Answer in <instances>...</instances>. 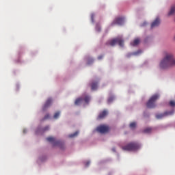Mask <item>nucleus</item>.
<instances>
[{
	"label": "nucleus",
	"mask_w": 175,
	"mask_h": 175,
	"mask_svg": "<svg viewBox=\"0 0 175 175\" xmlns=\"http://www.w3.org/2000/svg\"><path fill=\"white\" fill-rule=\"evenodd\" d=\"M159 66L161 69H167L175 66V58L174 55L172 53H165V56L161 61Z\"/></svg>",
	"instance_id": "f257e3e1"
},
{
	"label": "nucleus",
	"mask_w": 175,
	"mask_h": 175,
	"mask_svg": "<svg viewBox=\"0 0 175 175\" xmlns=\"http://www.w3.org/2000/svg\"><path fill=\"white\" fill-rule=\"evenodd\" d=\"M140 148V145L137 142H131L124 146H122V150L124 151H136Z\"/></svg>",
	"instance_id": "f03ea898"
},
{
	"label": "nucleus",
	"mask_w": 175,
	"mask_h": 175,
	"mask_svg": "<svg viewBox=\"0 0 175 175\" xmlns=\"http://www.w3.org/2000/svg\"><path fill=\"white\" fill-rule=\"evenodd\" d=\"M159 98V94L152 95L146 103V107L148 109H154L156 107L155 102Z\"/></svg>",
	"instance_id": "7ed1b4c3"
},
{
	"label": "nucleus",
	"mask_w": 175,
	"mask_h": 175,
	"mask_svg": "<svg viewBox=\"0 0 175 175\" xmlns=\"http://www.w3.org/2000/svg\"><path fill=\"white\" fill-rule=\"evenodd\" d=\"M119 44L120 47H123L124 46V40L121 37H118L112 40H111V42H109V44L111 46H115V44Z\"/></svg>",
	"instance_id": "20e7f679"
},
{
	"label": "nucleus",
	"mask_w": 175,
	"mask_h": 175,
	"mask_svg": "<svg viewBox=\"0 0 175 175\" xmlns=\"http://www.w3.org/2000/svg\"><path fill=\"white\" fill-rule=\"evenodd\" d=\"M110 130L109 126L107 125H100L97 127V132L101 134L107 133Z\"/></svg>",
	"instance_id": "39448f33"
},
{
	"label": "nucleus",
	"mask_w": 175,
	"mask_h": 175,
	"mask_svg": "<svg viewBox=\"0 0 175 175\" xmlns=\"http://www.w3.org/2000/svg\"><path fill=\"white\" fill-rule=\"evenodd\" d=\"M174 113V111H165L163 113H159L156 115V118L157 120H161L163 119V118L168 116H172L173 115Z\"/></svg>",
	"instance_id": "423d86ee"
},
{
	"label": "nucleus",
	"mask_w": 175,
	"mask_h": 175,
	"mask_svg": "<svg viewBox=\"0 0 175 175\" xmlns=\"http://www.w3.org/2000/svg\"><path fill=\"white\" fill-rule=\"evenodd\" d=\"M46 140L53 144V146H60L62 142L60 141H57L55 139V137H49L46 138Z\"/></svg>",
	"instance_id": "0eeeda50"
},
{
	"label": "nucleus",
	"mask_w": 175,
	"mask_h": 175,
	"mask_svg": "<svg viewBox=\"0 0 175 175\" xmlns=\"http://www.w3.org/2000/svg\"><path fill=\"white\" fill-rule=\"evenodd\" d=\"M174 14H175V5H172L170 7V9L168 11V12L167 13L166 16L171 17V16H174Z\"/></svg>",
	"instance_id": "6e6552de"
},
{
	"label": "nucleus",
	"mask_w": 175,
	"mask_h": 175,
	"mask_svg": "<svg viewBox=\"0 0 175 175\" xmlns=\"http://www.w3.org/2000/svg\"><path fill=\"white\" fill-rule=\"evenodd\" d=\"M53 100L52 98H48L46 103L44 105L43 111H45L46 109H48L52 104Z\"/></svg>",
	"instance_id": "1a4fd4ad"
},
{
	"label": "nucleus",
	"mask_w": 175,
	"mask_h": 175,
	"mask_svg": "<svg viewBox=\"0 0 175 175\" xmlns=\"http://www.w3.org/2000/svg\"><path fill=\"white\" fill-rule=\"evenodd\" d=\"M108 113L106 110L103 111L101 113H100V115H98V119H103L107 116Z\"/></svg>",
	"instance_id": "9d476101"
},
{
	"label": "nucleus",
	"mask_w": 175,
	"mask_h": 175,
	"mask_svg": "<svg viewBox=\"0 0 175 175\" xmlns=\"http://www.w3.org/2000/svg\"><path fill=\"white\" fill-rule=\"evenodd\" d=\"M140 43L139 38L135 39L133 42H131V46H137Z\"/></svg>",
	"instance_id": "9b49d317"
},
{
	"label": "nucleus",
	"mask_w": 175,
	"mask_h": 175,
	"mask_svg": "<svg viewBox=\"0 0 175 175\" xmlns=\"http://www.w3.org/2000/svg\"><path fill=\"white\" fill-rule=\"evenodd\" d=\"M126 21L124 17H118L116 18V21L115 23H124Z\"/></svg>",
	"instance_id": "f8f14e48"
},
{
	"label": "nucleus",
	"mask_w": 175,
	"mask_h": 175,
	"mask_svg": "<svg viewBox=\"0 0 175 175\" xmlns=\"http://www.w3.org/2000/svg\"><path fill=\"white\" fill-rule=\"evenodd\" d=\"M98 89V82L92 83V90L94 91Z\"/></svg>",
	"instance_id": "ddd939ff"
},
{
	"label": "nucleus",
	"mask_w": 175,
	"mask_h": 175,
	"mask_svg": "<svg viewBox=\"0 0 175 175\" xmlns=\"http://www.w3.org/2000/svg\"><path fill=\"white\" fill-rule=\"evenodd\" d=\"M82 101L83 98H77V100H75V105H79Z\"/></svg>",
	"instance_id": "4468645a"
},
{
	"label": "nucleus",
	"mask_w": 175,
	"mask_h": 175,
	"mask_svg": "<svg viewBox=\"0 0 175 175\" xmlns=\"http://www.w3.org/2000/svg\"><path fill=\"white\" fill-rule=\"evenodd\" d=\"M78 135H79V131H75V133H74L72 134H70L69 135V137L70 138H74V137H77Z\"/></svg>",
	"instance_id": "2eb2a0df"
},
{
	"label": "nucleus",
	"mask_w": 175,
	"mask_h": 175,
	"mask_svg": "<svg viewBox=\"0 0 175 175\" xmlns=\"http://www.w3.org/2000/svg\"><path fill=\"white\" fill-rule=\"evenodd\" d=\"M85 101L86 103H88L90 100V98L88 96H85V98H82V101Z\"/></svg>",
	"instance_id": "dca6fc26"
},
{
	"label": "nucleus",
	"mask_w": 175,
	"mask_h": 175,
	"mask_svg": "<svg viewBox=\"0 0 175 175\" xmlns=\"http://www.w3.org/2000/svg\"><path fill=\"white\" fill-rule=\"evenodd\" d=\"M129 127H130V129H135V128L136 127V122H133L130 123Z\"/></svg>",
	"instance_id": "f3484780"
},
{
	"label": "nucleus",
	"mask_w": 175,
	"mask_h": 175,
	"mask_svg": "<svg viewBox=\"0 0 175 175\" xmlns=\"http://www.w3.org/2000/svg\"><path fill=\"white\" fill-rule=\"evenodd\" d=\"M159 23H152L150 25L151 28H154V27H159Z\"/></svg>",
	"instance_id": "a211bd4d"
},
{
	"label": "nucleus",
	"mask_w": 175,
	"mask_h": 175,
	"mask_svg": "<svg viewBox=\"0 0 175 175\" xmlns=\"http://www.w3.org/2000/svg\"><path fill=\"white\" fill-rule=\"evenodd\" d=\"M152 131V128H146L144 130L145 133H150Z\"/></svg>",
	"instance_id": "6ab92c4d"
},
{
	"label": "nucleus",
	"mask_w": 175,
	"mask_h": 175,
	"mask_svg": "<svg viewBox=\"0 0 175 175\" xmlns=\"http://www.w3.org/2000/svg\"><path fill=\"white\" fill-rule=\"evenodd\" d=\"M60 111H57L54 115V119L57 120L59 117Z\"/></svg>",
	"instance_id": "aec40b11"
},
{
	"label": "nucleus",
	"mask_w": 175,
	"mask_h": 175,
	"mask_svg": "<svg viewBox=\"0 0 175 175\" xmlns=\"http://www.w3.org/2000/svg\"><path fill=\"white\" fill-rule=\"evenodd\" d=\"M114 100V97L111 96V97H109V98H108V103H111Z\"/></svg>",
	"instance_id": "412c9836"
},
{
	"label": "nucleus",
	"mask_w": 175,
	"mask_h": 175,
	"mask_svg": "<svg viewBox=\"0 0 175 175\" xmlns=\"http://www.w3.org/2000/svg\"><path fill=\"white\" fill-rule=\"evenodd\" d=\"M170 107H175V101H174V100L170 101Z\"/></svg>",
	"instance_id": "4be33fe9"
},
{
	"label": "nucleus",
	"mask_w": 175,
	"mask_h": 175,
	"mask_svg": "<svg viewBox=\"0 0 175 175\" xmlns=\"http://www.w3.org/2000/svg\"><path fill=\"white\" fill-rule=\"evenodd\" d=\"M161 19L159 17H157L154 21H153V23H160Z\"/></svg>",
	"instance_id": "5701e85b"
},
{
	"label": "nucleus",
	"mask_w": 175,
	"mask_h": 175,
	"mask_svg": "<svg viewBox=\"0 0 175 175\" xmlns=\"http://www.w3.org/2000/svg\"><path fill=\"white\" fill-rule=\"evenodd\" d=\"M49 126H46V127H44L42 130V132H45V131H49Z\"/></svg>",
	"instance_id": "b1692460"
},
{
	"label": "nucleus",
	"mask_w": 175,
	"mask_h": 175,
	"mask_svg": "<svg viewBox=\"0 0 175 175\" xmlns=\"http://www.w3.org/2000/svg\"><path fill=\"white\" fill-rule=\"evenodd\" d=\"M50 118V115L49 114H46L45 116V117L44 118L43 120H46Z\"/></svg>",
	"instance_id": "393cba45"
},
{
	"label": "nucleus",
	"mask_w": 175,
	"mask_h": 175,
	"mask_svg": "<svg viewBox=\"0 0 175 175\" xmlns=\"http://www.w3.org/2000/svg\"><path fill=\"white\" fill-rule=\"evenodd\" d=\"M90 17L92 18V21H94V18L95 17V14L93 13V14H90Z\"/></svg>",
	"instance_id": "a878e982"
},
{
	"label": "nucleus",
	"mask_w": 175,
	"mask_h": 175,
	"mask_svg": "<svg viewBox=\"0 0 175 175\" xmlns=\"http://www.w3.org/2000/svg\"><path fill=\"white\" fill-rule=\"evenodd\" d=\"M93 62H94V60L92 59H90V60L88 61V64L90 65Z\"/></svg>",
	"instance_id": "bb28decb"
},
{
	"label": "nucleus",
	"mask_w": 175,
	"mask_h": 175,
	"mask_svg": "<svg viewBox=\"0 0 175 175\" xmlns=\"http://www.w3.org/2000/svg\"><path fill=\"white\" fill-rule=\"evenodd\" d=\"M140 53H142V51H138L137 52H136L135 53V55H137L140 54Z\"/></svg>",
	"instance_id": "cd10ccee"
},
{
	"label": "nucleus",
	"mask_w": 175,
	"mask_h": 175,
	"mask_svg": "<svg viewBox=\"0 0 175 175\" xmlns=\"http://www.w3.org/2000/svg\"><path fill=\"white\" fill-rule=\"evenodd\" d=\"M103 58V55L98 56V60H101Z\"/></svg>",
	"instance_id": "c85d7f7f"
},
{
	"label": "nucleus",
	"mask_w": 175,
	"mask_h": 175,
	"mask_svg": "<svg viewBox=\"0 0 175 175\" xmlns=\"http://www.w3.org/2000/svg\"><path fill=\"white\" fill-rule=\"evenodd\" d=\"M90 161H88L87 163H86V166H89V165H90Z\"/></svg>",
	"instance_id": "c756f323"
},
{
	"label": "nucleus",
	"mask_w": 175,
	"mask_h": 175,
	"mask_svg": "<svg viewBox=\"0 0 175 175\" xmlns=\"http://www.w3.org/2000/svg\"><path fill=\"white\" fill-rule=\"evenodd\" d=\"M146 23H144L143 25H145Z\"/></svg>",
	"instance_id": "7c9ffc66"
},
{
	"label": "nucleus",
	"mask_w": 175,
	"mask_h": 175,
	"mask_svg": "<svg viewBox=\"0 0 175 175\" xmlns=\"http://www.w3.org/2000/svg\"><path fill=\"white\" fill-rule=\"evenodd\" d=\"M174 39H175V36H174Z\"/></svg>",
	"instance_id": "2f4dec72"
}]
</instances>
